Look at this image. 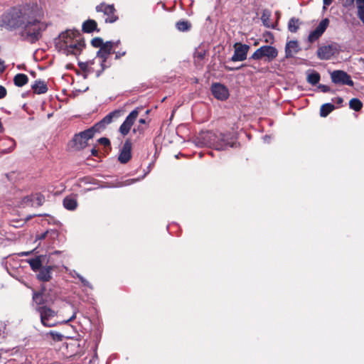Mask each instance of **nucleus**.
Returning a JSON list of instances; mask_svg holds the SVG:
<instances>
[{
    "mask_svg": "<svg viewBox=\"0 0 364 364\" xmlns=\"http://www.w3.org/2000/svg\"><path fill=\"white\" fill-rule=\"evenodd\" d=\"M34 251H35V250H33L31 251H28V252H22L18 253V255L19 256H28V255H31Z\"/></svg>",
    "mask_w": 364,
    "mask_h": 364,
    "instance_id": "49530a36",
    "label": "nucleus"
},
{
    "mask_svg": "<svg viewBox=\"0 0 364 364\" xmlns=\"http://www.w3.org/2000/svg\"><path fill=\"white\" fill-rule=\"evenodd\" d=\"M51 266H46L41 267L39 270V273L37 275V277L39 280L43 282H48L51 279Z\"/></svg>",
    "mask_w": 364,
    "mask_h": 364,
    "instance_id": "dca6fc26",
    "label": "nucleus"
},
{
    "mask_svg": "<svg viewBox=\"0 0 364 364\" xmlns=\"http://www.w3.org/2000/svg\"><path fill=\"white\" fill-rule=\"evenodd\" d=\"M301 48L298 41H290L287 42L285 46L286 58H289L294 57L296 53L299 52Z\"/></svg>",
    "mask_w": 364,
    "mask_h": 364,
    "instance_id": "2eb2a0df",
    "label": "nucleus"
},
{
    "mask_svg": "<svg viewBox=\"0 0 364 364\" xmlns=\"http://www.w3.org/2000/svg\"><path fill=\"white\" fill-rule=\"evenodd\" d=\"M8 141L11 144V146L7 149L6 152L9 153L11 152L15 147L16 143L13 139H9Z\"/></svg>",
    "mask_w": 364,
    "mask_h": 364,
    "instance_id": "79ce46f5",
    "label": "nucleus"
},
{
    "mask_svg": "<svg viewBox=\"0 0 364 364\" xmlns=\"http://www.w3.org/2000/svg\"><path fill=\"white\" fill-rule=\"evenodd\" d=\"M331 80L335 84L353 85V82L346 72L343 70H334L331 73Z\"/></svg>",
    "mask_w": 364,
    "mask_h": 364,
    "instance_id": "1a4fd4ad",
    "label": "nucleus"
},
{
    "mask_svg": "<svg viewBox=\"0 0 364 364\" xmlns=\"http://www.w3.org/2000/svg\"><path fill=\"white\" fill-rule=\"evenodd\" d=\"M320 80V75L317 72H312L307 75V82L312 85H316Z\"/></svg>",
    "mask_w": 364,
    "mask_h": 364,
    "instance_id": "bb28decb",
    "label": "nucleus"
},
{
    "mask_svg": "<svg viewBox=\"0 0 364 364\" xmlns=\"http://www.w3.org/2000/svg\"><path fill=\"white\" fill-rule=\"evenodd\" d=\"M234 54L231 58L232 62L243 61L246 60L250 46L246 44L236 43L234 45Z\"/></svg>",
    "mask_w": 364,
    "mask_h": 364,
    "instance_id": "9d476101",
    "label": "nucleus"
},
{
    "mask_svg": "<svg viewBox=\"0 0 364 364\" xmlns=\"http://www.w3.org/2000/svg\"><path fill=\"white\" fill-rule=\"evenodd\" d=\"M176 26L178 31H186L190 28L191 24L187 21H181L177 22Z\"/></svg>",
    "mask_w": 364,
    "mask_h": 364,
    "instance_id": "7c9ffc66",
    "label": "nucleus"
},
{
    "mask_svg": "<svg viewBox=\"0 0 364 364\" xmlns=\"http://www.w3.org/2000/svg\"><path fill=\"white\" fill-rule=\"evenodd\" d=\"M355 3L358 16L359 19L364 23V0H350L349 4Z\"/></svg>",
    "mask_w": 364,
    "mask_h": 364,
    "instance_id": "6ab92c4d",
    "label": "nucleus"
},
{
    "mask_svg": "<svg viewBox=\"0 0 364 364\" xmlns=\"http://www.w3.org/2000/svg\"><path fill=\"white\" fill-rule=\"evenodd\" d=\"M349 106L352 109L359 111L362 108L363 104L358 99L353 98L349 102Z\"/></svg>",
    "mask_w": 364,
    "mask_h": 364,
    "instance_id": "cd10ccee",
    "label": "nucleus"
},
{
    "mask_svg": "<svg viewBox=\"0 0 364 364\" xmlns=\"http://www.w3.org/2000/svg\"><path fill=\"white\" fill-rule=\"evenodd\" d=\"M343 100L341 97H337L336 99V102L338 104V105H341L343 103Z\"/></svg>",
    "mask_w": 364,
    "mask_h": 364,
    "instance_id": "603ef678",
    "label": "nucleus"
},
{
    "mask_svg": "<svg viewBox=\"0 0 364 364\" xmlns=\"http://www.w3.org/2000/svg\"><path fill=\"white\" fill-rule=\"evenodd\" d=\"M99 143L104 146H109L110 144V141L107 138L102 137L98 140Z\"/></svg>",
    "mask_w": 364,
    "mask_h": 364,
    "instance_id": "58836bf2",
    "label": "nucleus"
},
{
    "mask_svg": "<svg viewBox=\"0 0 364 364\" xmlns=\"http://www.w3.org/2000/svg\"><path fill=\"white\" fill-rule=\"evenodd\" d=\"M43 257H44L43 255H40L35 258L30 259L28 260V262L29 263L31 269L33 271H37L41 268L42 262H43L42 259H43Z\"/></svg>",
    "mask_w": 364,
    "mask_h": 364,
    "instance_id": "aec40b11",
    "label": "nucleus"
},
{
    "mask_svg": "<svg viewBox=\"0 0 364 364\" xmlns=\"http://www.w3.org/2000/svg\"><path fill=\"white\" fill-rule=\"evenodd\" d=\"M116 112H113L107 114L103 118V119L98 124L101 126L102 124H109L112 122L113 117L115 115Z\"/></svg>",
    "mask_w": 364,
    "mask_h": 364,
    "instance_id": "473e14b6",
    "label": "nucleus"
},
{
    "mask_svg": "<svg viewBox=\"0 0 364 364\" xmlns=\"http://www.w3.org/2000/svg\"><path fill=\"white\" fill-rule=\"evenodd\" d=\"M278 51L277 48L271 46H263L257 49L250 57L253 60H260L265 58L268 62L272 61L277 58Z\"/></svg>",
    "mask_w": 364,
    "mask_h": 364,
    "instance_id": "20e7f679",
    "label": "nucleus"
},
{
    "mask_svg": "<svg viewBox=\"0 0 364 364\" xmlns=\"http://www.w3.org/2000/svg\"><path fill=\"white\" fill-rule=\"evenodd\" d=\"M77 354H78L77 353H70V355H68V356L72 357V356H73V355H77Z\"/></svg>",
    "mask_w": 364,
    "mask_h": 364,
    "instance_id": "052dcab7",
    "label": "nucleus"
},
{
    "mask_svg": "<svg viewBox=\"0 0 364 364\" xmlns=\"http://www.w3.org/2000/svg\"><path fill=\"white\" fill-rule=\"evenodd\" d=\"M77 200L70 196L65 197L63 200L64 207L70 210H73L77 207Z\"/></svg>",
    "mask_w": 364,
    "mask_h": 364,
    "instance_id": "4be33fe9",
    "label": "nucleus"
},
{
    "mask_svg": "<svg viewBox=\"0 0 364 364\" xmlns=\"http://www.w3.org/2000/svg\"><path fill=\"white\" fill-rule=\"evenodd\" d=\"M6 93L7 92L6 88L4 86L0 85V99H3L4 97H5Z\"/></svg>",
    "mask_w": 364,
    "mask_h": 364,
    "instance_id": "a19ab883",
    "label": "nucleus"
},
{
    "mask_svg": "<svg viewBox=\"0 0 364 364\" xmlns=\"http://www.w3.org/2000/svg\"><path fill=\"white\" fill-rule=\"evenodd\" d=\"M40 314L41 323L45 326H53L55 323L54 319L55 312L46 306H41L38 309Z\"/></svg>",
    "mask_w": 364,
    "mask_h": 364,
    "instance_id": "0eeeda50",
    "label": "nucleus"
},
{
    "mask_svg": "<svg viewBox=\"0 0 364 364\" xmlns=\"http://www.w3.org/2000/svg\"><path fill=\"white\" fill-rule=\"evenodd\" d=\"M270 136H268V135H265L264 137H263V139L265 142H269V139Z\"/></svg>",
    "mask_w": 364,
    "mask_h": 364,
    "instance_id": "6e6d98bb",
    "label": "nucleus"
},
{
    "mask_svg": "<svg viewBox=\"0 0 364 364\" xmlns=\"http://www.w3.org/2000/svg\"><path fill=\"white\" fill-rule=\"evenodd\" d=\"M41 297V295L40 294L35 293L33 295V299L37 302L38 300Z\"/></svg>",
    "mask_w": 364,
    "mask_h": 364,
    "instance_id": "8fccbe9b",
    "label": "nucleus"
},
{
    "mask_svg": "<svg viewBox=\"0 0 364 364\" xmlns=\"http://www.w3.org/2000/svg\"><path fill=\"white\" fill-rule=\"evenodd\" d=\"M73 142L75 144V149H82L87 144V142L84 139L81 133H79V134L75 135V136L73 138Z\"/></svg>",
    "mask_w": 364,
    "mask_h": 364,
    "instance_id": "5701e85b",
    "label": "nucleus"
},
{
    "mask_svg": "<svg viewBox=\"0 0 364 364\" xmlns=\"http://www.w3.org/2000/svg\"><path fill=\"white\" fill-rule=\"evenodd\" d=\"M212 92L215 97L220 100H225L228 97V90L225 86L220 83L213 84Z\"/></svg>",
    "mask_w": 364,
    "mask_h": 364,
    "instance_id": "ddd939ff",
    "label": "nucleus"
},
{
    "mask_svg": "<svg viewBox=\"0 0 364 364\" xmlns=\"http://www.w3.org/2000/svg\"><path fill=\"white\" fill-rule=\"evenodd\" d=\"M333 0H323V8L325 9L326 6H329L332 3Z\"/></svg>",
    "mask_w": 364,
    "mask_h": 364,
    "instance_id": "09e8293b",
    "label": "nucleus"
},
{
    "mask_svg": "<svg viewBox=\"0 0 364 364\" xmlns=\"http://www.w3.org/2000/svg\"><path fill=\"white\" fill-rule=\"evenodd\" d=\"M80 280L84 286L91 288V285L89 283V282L87 279H85L83 277H80Z\"/></svg>",
    "mask_w": 364,
    "mask_h": 364,
    "instance_id": "c03bdc74",
    "label": "nucleus"
},
{
    "mask_svg": "<svg viewBox=\"0 0 364 364\" xmlns=\"http://www.w3.org/2000/svg\"><path fill=\"white\" fill-rule=\"evenodd\" d=\"M328 23H329V21L328 18H324L323 19L320 23L318 25V26L313 31H311L309 35V37H308V39H309V41L312 43L315 41H316L317 39L319 38V37L324 33V31H326V28L328 27Z\"/></svg>",
    "mask_w": 364,
    "mask_h": 364,
    "instance_id": "9b49d317",
    "label": "nucleus"
},
{
    "mask_svg": "<svg viewBox=\"0 0 364 364\" xmlns=\"http://www.w3.org/2000/svg\"><path fill=\"white\" fill-rule=\"evenodd\" d=\"M91 43L94 47L100 48L105 44L102 39L98 37L93 38Z\"/></svg>",
    "mask_w": 364,
    "mask_h": 364,
    "instance_id": "c9c22d12",
    "label": "nucleus"
},
{
    "mask_svg": "<svg viewBox=\"0 0 364 364\" xmlns=\"http://www.w3.org/2000/svg\"><path fill=\"white\" fill-rule=\"evenodd\" d=\"M28 80L27 75L22 73L17 74L14 78V84L18 87L23 86L28 82Z\"/></svg>",
    "mask_w": 364,
    "mask_h": 364,
    "instance_id": "b1692460",
    "label": "nucleus"
},
{
    "mask_svg": "<svg viewBox=\"0 0 364 364\" xmlns=\"http://www.w3.org/2000/svg\"><path fill=\"white\" fill-rule=\"evenodd\" d=\"M299 27V21L298 18H291L288 23L289 31L291 33H296Z\"/></svg>",
    "mask_w": 364,
    "mask_h": 364,
    "instance_id": "a878e982",
    "label": "nucleus"
},
{
    "mask_svg": "<svg viewBox=\"0 0 364 364\" xmlns=\"http://www.w3.org/2000/svg\"><path fill=\"white\" fill-rule=\"evenodd\" d=\"M50 334L51 338L53 340L62 341L63 339H69L70 338V337L64 336L63 335H62L59 333H56V332H53V331H50Z\"/></svg>",
    "mask_w": 364,
    "mask_h": 364,
    "instance_id": "f704fd0d",
    "label": "nucleus"
},
{
    "mask_svg": "<svg viewBox=\"0 0 364 364\" xmlns=\"http://www.w3.org/2000/svg\"><path fill=\"white\" fill-rule=\"evenodd\" d=\"M349 2H350V0H345V1L343 3L344 6H347L351 5L352 4H349Z\"/></svg>",
    "mask_w": 364,
    "mask_h": 364,
    "instance_id": "4d7b16f0",
    "label": "nucleus"
},
{
    "mask_svg": "<svg viewBox=\"0 0 364 364\" xmlns=\"http://www.w3.org/2000/svg\"><path fill=\"white\" fill-rule=\"evenodd\" d=\"M82 28L85 33H91L96 30L97 23L95 21L92 19L87 20L83 23Z\"/></svg>",
    "mask_w": 364,
    "mask_h": 364,
    "instance_id": "412c9836",
    "label": "nucleus"
},
{
    "mask_svg": "<svg viewBox=\"0 0 364 364\" xmlns=\"http://www.w3.org/2000/svg\"><path fill=\"white\" fill-rule=\"evenodd\" d=\"M72 276L73 277H77L79 279H80V277H82L80 274L77 273L75 271H73V272L72 273Z\"/></svg>",
    "mask_w": 364,
    "mask_h": 364,
    "instance_id": "5fc2aeb1",
    "label": "nucleus"
},
{
    "mask_svg": "<svg viewBox=\"0 0 364 364\" xmlns=\"http://www.w3.org/2000/svg\"><path fill=\"white\" fill-rule=\"evenodd\" d=\"M270 12L269 11H264L261 17L262 21L264 26L267 28L272 27L269 23Z\"/></svg>",
    "mask_w": 364,
    "mask_h": 364,
    "instance_id": "c756f323",
    "label": "nucleus"
},
{
    "mask_svg": "<svg viewBox=\"0 0 364 364\" xmlns=\"http://www.w3.org/2000/svg\"><path fill=\"white\" fill-rule=\"evenodd\" d=\"M21 205L22 207L27 206H35V202L33 200L32 196L24 197L21 202Z\"/></svg>",
    "mask_w": 364,
    "mask_h": 364,
    "instance_id": "2f4dec72",
    "label": "nucleus"
},
{
    "mask_svg": "<svg viewBox=\"0 0 364 364\" xmlns=\"http://www.w3.org/2000/svg\"><path fill=\"white\" fill-rule=\"evenodd\" d=\"M44 12L37 4L13 7L0 18V26L7 30L21 28V37L31 43L41 38L47 23L43 21Z\"/></svg>",
    "mask_w": 364,
    "mask_h": 364,
    "instance_id": "f257e3e1",
    "label": "nucleus"
},
{
    "mask_svg": "<svg viewBox=\"0 0 364 364\" xmlns=\"http://www.w3.org/2000/svg\"><path fill=\"white\" fill-rule=\"evenodd\" d=\"M75 318V314H74L69 319L66 321V322L70 321Z\"/></svg>",
    "mask_w": 364,
    "mask_h": 364,
    "instance_id": "13d9d810",
    "label": "nucleus"
},
{
    "mask_svg": "<svg viewBox=\"0 0 364 364\" xmlns=\"http://www.w3.org/2000/svg\"><path fill=\"white\" fill-rule=\"evenodd\" d=\"M119 42L114 43L112 41H107L97 51V56L102 59V63H105L111 53L113 46L118 44Z\"/></svg>",
    "mask_w": 364,
    "mask_h": 364,
    "instance_id": "4468645a",
    "label": "nucleus"
},
{
    "mask_svg": "<svg viewBox=\"0 0 364 364\" xmlns=\"http://www.w3.org/2000/svg\"><path fill=\"white\" fill-rule=\"evenodd\" d=\"M50 233L49 230L46 231L43 233H41L40 235H37L36 237V240H41L46 238L47 235Z\"/></svg>",
    "mask_w": 364,
    "mask_h": 364,
    "instance_id": "4c0bfd02",
    "label": "nucleus"
},
{
    "mask_svg": "<svg viewBox=\"0 0 364 364\" xmlns=\"http://www.w3.org/2000/svg\"><path fill=\"white\" fill-rule=\"evenodd\" d=\"M125 53H126L125 52H122V53L121 52H117L116 53V58H119L120 57L124 55Z\"/></svg>",
    "mask_w": 364,
    "mask_h": 364,
    "instance_id": "3c124183",
    "label": "nucleus"
},
{
    "mask_svg": "<svg viewBox=\"0 0 364 364\" xmlns=\"http://www.w3.org/2000/svg\"><path fill=\"white\" fill-rule=\"evenodd\" d=\"M33 92L38 95L44 94L47 92L48 87L46 84L41 80H37L32 85Z\"/></svg>",
    "mask_w": 364,
    "mask_h": 364,
    "instance_id": "a211bd4d",
    "label": "nucleus"
},
{
    "mask_svg": "<svg viewBox=\"0 0 364 364\" xmlns=\"http://www.w3.org/2000/svg\"><path fill=\"white\" fill-rule=\"evenodd\" d=\"M33 200L35 202V206H41L44 202V198L41 194H36L32 196Z\"/></svg>",
    "mask_w": 364,
    "mask_h": 364,
    "instance_id": "72a5a7b5",
    "label": "nucleus"
},
{
    "mask_svg": "<svg viewBox=\"0 0 364 364\" xmlns=\"http://www.w3.org/2000/svg\"><path fill=\"white\" fill-rule=\"evenodd\" d=\"M96 11L97 12H103L107 18H105L106 23H114L117 19L118 17L114 14L115 9L114 5H107L105 4H100V5L96 6Z\"/></svg>",
    "mask_w": 364,
    "mask_h": 364,
    "instance_id": "6e6552de",
    "label": "nucleus"
},
{
    "mask_svg": "<svg viewBox=\"0 0 364 364\" xmlns=\"http://www.w3.org/2000/svg\"><path fill=\"white\" fill-rule=\"evenodd\" d=\"M56 46L59 50L67 55H77L84 48V43L77 30H67L60 34Z\"/></svg>",
    "mask_w": 364,
    "mask_h": 364,
    "instance_id": "f03ea898",
    "label": "nucleus"
},
{
    "mask_svg": "<svg viewBox=\"0 0 364 364\" xmlns=\"http://www.w3.org/2000/svg\"><path fill=\"white\" fill-rule=\"evenodd\" d=\"M132 142L129 139L125 141L119 153L118 160L122 164L127 163L132 157Z\"/></svg>",
    "mask_w": 364,
    "mask_h": 364,
    "instance_id": "f8f14e48",
    "label": "nucleus"
},
{
    "mask_svg": "<svg viewBox=\"0 0 364 364\" xmlns=\"http://www.w3.org/2000/svg\"><path fill=\"white\" fill-rule=\"evenodd\" d=\"M66 343V348H75L76 347L80 348V343Z\"/></svg>",
    "mask_w": 364,
    "mask_h": 364,
    "instance_id": "ea45409f",
    "label": "nucleus"
},
{
    "mask_svg": "<svg viewBox=\"0 0 364 364\" xmlns=\"http://www.w3.org/2000/svg\"><path fill=\"white\" fill-rule=\"evenodd\" d=\"M141 109L139 107H136L133 111H132L126 117L124 122L119 127V131L123 136H126L129 132L134 122L136 121V118L139 116V113Z\"/></svg>",
    "mask_w": 364,
    "mask_h": 364,
    "instance_id": "423d86ee",
    "label": "nucleus"
},
{
    "mask_svg": "<svg viewBox=\"0 0 364 364\" xmlns=\"http://www.w3.org/2000/svg\"><path fill=\"white\" fill-rule=\"evenodd\" d=\"M339 52V46L336 43L320 46L317 50V56L321 60H328Z\"/></svg>",
    "mask_w": 364,
    "mask_h": 364,
    "instance_id": "39448f33",
    "label": "nucleus"
},
{
    "mask_svg": "<svg viewBox=\"0 0 364 364\" xmlns=\"http://www.w3.org/2000/svg\"><path fill=\"white\" fill-rule=\"evenodd\" d=\"M318 88L323 92H330V87L325 85H319Z\"/></svg>",
    "mask_w": 364,
    "mask_h": 364,
    "instance_id": "37998d69",
    "label": "nucleus"
},
{
    "mask_svg": "<svg viewBox=\"0 0 364 364\" xmlns=\"http://www.w3.org/2000/svg\"><path fill=\"white\" fill-rule=\"evenodd\" d=\"M218 138L217 140H219L220 142L227 145L226 149L228 147H235L236 145V142L235 141H232V137L230 134H225L222 133L218 134Z\"/></svg>",
    "mask_w": 364,
    "mask_h": 364,
    "instance_id": "f3484780",
    "label": "nucleus"
},
{
    "mask_svg": "<svg viewBox=\"0 0 364 364\" xmlns=\"http://www.w3.org/2000/svg\"><path fill=\"white\" fill-rule=\"evenodd\" d=\"M5 70L4 61L0 59V73H3Z\"/></svg>",
    "mask_w": 364,
    "mask_h": 364,
    "instance_id": "de8ad7c7",
    "label": "nucleus"
},
{
    "mask_svg": "<svg viewBox=\"0 0 364 364\" xmlns=\"http://www.w3.org/2000/svg\"><path fill=\"white\" fill-rule=\"evenodd\" d=\"M139 122L140 124H145L146 121H145V119H140L139 120Z\"/></svg>",
    "mask_w": 364,
    "mask_h": 364,
    "instance_id": "bf43d9fd",
    "label": "nucleus"
},
{
    "mask_svg": "<svg viewBox=\"0 0 364 364\" xmlns=\"http://www.w3.org/2000/svg\"><path fill=\"white\" fill-rule=\"evenodd\" d=\"M335 109V106L331 103L323 104L320 109V115L323 117H326Z\"/></svg>",
    "mask_w": 364,
    "mask_h": 364,
    "instance_id": "393cba45",
    "label": "nucleus"
},
{
    "mask_svg": "<svg viewBox=\"0 0 364 364\" xmlns=\"http://www.w3.org/2000/svg\"><path fill=\"white\" fill-rule=\"evenodd\" d=\"M137 181H138V179H128L124 182L117 183V184L115 186V187H122L124 186H129V185H131V184L135 183Z\"/></svg>",
    "mask_w": 364,
    "mask_h": 364,
    "instance_id": "e433bc0d",
    "label": "nucleus"
},
{
    "mask_svg": "<svg viewBox=\"0 0 364 364\" xmlns=\"http://www.w3.org/2000/svg\"><path fill=\"white\" fill-rule=\"evenodd\" d=\"M218 138L217 133L207 131L201 132L195 141L198 146H210L215 147L217 150H225L227 145L217 140Z\"/></svg>",
    "mask_w": 364,
    "mask_h": 364,
    "instance_id": "7ed1b4c3",
    "label": "nucleus"
},
{
    "mask_svg": "<svg viewBox=\"0 0 364 364\" xmlns=\"http://www.w3.org/2000/svg\"><path fill=\"white\" fill-rule=\"evenodd\" d=\"M204 55H205V53H204V52H197V53H196L195 57H196V58H198V59L201 60V59H203V58Z\"/></svg>",
    "mask_w": 364,
    "mask_h": 364,
    "instance_id": "a18cd8bd",
    "label": "nucleus"
},
{
    "mask_svg": "<svg viewBox=\"0 0 364 364\" xmlns=\"http://www.w3.org/2000/svg\"><path fill=\"white\" fill-rule=\"evenodd\" d=\"M95 132V127H93L90 129H88L85 131H83L81 133L82 136H83L84 139L86 141V142L91 138L93 137Z\"/></svg>",
    "mask_w": 364,
    "mask_h": 364,
    "instance_id": "c85d7f7f",
    "label": "nucleus"
},
{
    "mask_svg": "<svg viewBox=\"0 0 364 364\" xmlns=\"http://www.w3.org/2000/svg\"><path fill=\"white\" fill-rule=\"evenodd\" d=\"M72 276L73 277H77L79 279H80V277H82L80 274L77 273L75 271H73V272L72 273Z\"/></svg>",
    "mask_w": 364,
    "mask_h": 364,
    "instance_id": "864d4df0",
    "label": "nucleus"
}]
</instances>
